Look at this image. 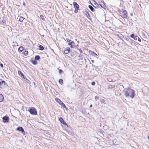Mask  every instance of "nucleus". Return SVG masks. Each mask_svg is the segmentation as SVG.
Segmentation results:
<instances>
[{
	"label": "nucleus",
	"instance_id": "f257e3e1",
	"mask_svg": "<svg viewBox=\"0 0 149 149\" xmlns=\"http://www.w3.org/2000/svg\"><path fill=\"white\" fill-rule=\"evenodd\" d=\"M123 93L126 97H129L132 99L134 96V91L130 88L124 89Z\"/></svg>",
	"mask_w": 149,
	"mask_h": 149
},
{
	"label": "nucleus",
	"instance_id": "2f4dec72",
	"mask_svg": "<svg viewBox=\"0 0 149 149\" xmlns=\"http://www.w3.org/2000/svg\"><path fill=\"white\" fill-rule=\"evenodd\" d=\"M23 19H19V21L21 22H22L23 20Z\"/></svg>",
	"mask_w": 149,
	"mask_h": 149
},
{
	"label": "nucleus",
	"instance_id": "6e6552de",
	"mask_svg": "<svg viewBox=\"0 0 149 149\" xmlns=\"http://www.w3.org/2000/svg\"><path fill=\"white\" fill-rule=\"evenodd\" d=\"M73 5L74 7V8L75 9H77L78 8H79V5L77 4V3L75 2H74L73 3Z\"/></svg>",
	"mask_w": 149,
	"mask_h": 149
},
{
	"label": "nucleus",
	"instance_id": "cd10ccee",
	"mask_svg": "<svg viewBox=\"0 0 149 149\" xmlns=\"http://www.w3.org/2000/svg\"><path fill=\"white\" fill-rule=\"evenodd\" d=\"M77 12H78L77 9H75V10H74L75 13H76Z\"/></svg>",
	"mask_w": 149,
	"mask_h": 149
},
{
	"label": "nucleus",
	"instance_id": "f03ea898",
	"mask_svg": "<svg viewBox=\"0 0 149 149\" xmlns=\"http://www.w3.org/2000/svg\"><path fill=\"white\" fill-rule=\"evenodd\" d=\"M55 100L61 106H63V107L65 108H66V107L65 104L63 102H62V101L58 98H56L55 99Z\"/></svg>",
	"mask_w": 149,
	"mask_h": 149
},
{
	"label": "nucleus",
	"instance_id": "6ab92c4d",
	"mask_svg": "<svg viewBox=\"0 0 149 149\" xmlns=\"http://www.w3.org/2000/svg\"><path fill=\"white\" fill-rule=\"evenodd\" d=\"M138 37L137 36H134V37L133 39L135 40H136L138 39Z\"/></svg>",
	"mask_w": 149,
	"mask_h": 149
},
{
	"label": "nucleus",
	"instance_id": "9b49d317",
	"mask_svg": "<svg viewBox=\"0 0 149 149\" xmlns=\"http://www.w3.org/2000/svg\"><path fill=\"white\" fill-rule=\"evenodd\" d=\"M18 73L20 76L22 77L24 79L25 78V77H24V74L20 71H18Z\"/></svg>",
	"mask_w": 149,
	"mask_h": 149
},
{
	"label": "nucleus",
	"instance_id": "b1692460",
	"mask_svg": "<svg viewBox=\"0 0 149 149\" xmlns=\"http://www.w3.org/2000/svg\"><path fill=\"white\" fill-rule=\"evenodd\" d=\"M131 37L134 38V34H132L130 36Z\"/></svg>",
	"mask_w": 149,
	"mask_h": 149
},
{
	"label": "nucleus",
	"instance_id": "2eb2a0df",
	"mask_svg": "<svg viewBox=\"0 0 149 149\" xmlns=\"http://www.w3.org/2000/svg\"><path fill=\"white\" fill-rule=\"evenodd\" d=\"M40 56H39L38 55L36 56L35 58V60H38L40 59Z\"/></svg>",
	"mask_w": 149,
	"mask_h": 149
},
{
	"label": "nucleus",
	"instance_id": "39448f33",
	"mask_svg": "<svg viewBox=\"0 0 149 149\" xmlns=\"http://www.w3.org/2000/svg\"><path fill=\"white\" fill-rule=\"evenodd\" d=\"M70 50V49L69 48L67 47L64 50V52L65 54H67L69 52Z\"/></svg>",
	"mask_w": 149,
	"mask_h": 149
},
{
	"label": "nucleus",
	"instance_id": "72a5a7b5",
	"mask_svg": "<svg viewBox=\"0 0 149 149\" xmlns=\"http://www.w3.org/2000/svg\"><path fill=\"white\" fill-rule=\"evenodd\" d=\"M62 72V70H59V73H61Z\"/></svg>",
	"mask_w": 149,
	"mask_h": 149
},
{
	"label": "nucleus",
	"instance_id": "9d476101",
	"mask_svg": "<svg viewBox=\"0 0 149 149\" xmlns=\"http://www.w3.org/2000/svg\"><path fill=\"white\" fill-rule=\"evenodd\" d=\"M17 130L21 131L22 133H23L24 132V131L23 129L21 127H19L17 128Z\"/></svg>",
	"mask_w": 149,
	"mask_h": 149
},
{
	"label": "nucleus",
	"instance_id": "c756f323",
	"mask_svg": "<svg viewBox=\"0 0 149 149\" xmlns=\"http://www.w3.org/2000/svg\"><path fill=\"white\" fill-rule=\"evenodd\" d=\"M101 102L102 103H104V100H103V99H102L101 100Z\"/></svg>",
	"mask_w": 149,
	"mask_h": 149
},
{
	"label": "nucleus",
	"instance_id": "37998d69",
	"mask_svg": "<svg viewBox=\"0 0 149 149\" xmlns=\"http://www.w3.org/2000/svg\"><path fill=\"white\" fill-rule=\"evenodd\" d=\"M92 106V104L90 106V107H91Z\"/></svg>",
	"mask_w": 149,
	"mask_h": 149
},
{
	"label": "nucleus",
	"instance_id": "a18cd8bd",
	"mask_svg": "<svg viewBox=\"0 0 149 149\" xmlns=\"http://www.w3.org/2000/svg\"><path fill=\"white\" fill-rule=\"evenodd\" d=\"M34 85L35 84V82H34Z\"/></svg>",
	"mask_w": 149,
	"mask_h": 149
},
{
	"label": "nucleus",
	"instance_id": "4468645a",
	"mask_svg": "<svg viewBox=\"0 0 149 149\" xmlns=\"http://www.w3.org/2000/svg\"><path fill=\"white\" fill-rule=\"evenodd\" d=\"M89 8L90 9V10L92 11H94V8L91 6L89 5L88 6Z\"/></svg>",
	"mask_w": 149,
	"mask_h": 149
},
{
	"label": "nucleus",
	"instance_id": "4be33fe9",
	"mask_svg": "<svg viewBox=\"0 0 149 149\" xmlns=\"http://www.w3.org/2000/svg\"><path fill=\"white\" fill-rule=\"evenodd\" d=\"M92 53H93V54H92L93 56H94V54L95 55H94V56H97V54H96L94 52H92Z\"/></svg>",
	"mask_w": 149,
	"mask_h": 149
},
{
	"label": "nucleus",
	"instance_id": "c85d7f7f",
	"mask_svg": "<svg viewBox=\"0 0 149 149\" xmlns=\"http://www.w3.org/2000/svg\"><path fill=\"white\" fill-rule=\"evenodd\" d=\"M40 17L41 19H44V16L42 15H40Z\"/></svg>",
	"mask_w": 149,
	"mask_h": 149
},
{
	"label": "nucleus",
	"instance_id": "a211bd4d",
	"mask_svg": "<svg viewBox=\"0 0 149 149\" xmlns=\"http://www.w3.org/2000/svg\"><path fill=\"white\" fill-rule=\"evenodd\" d=\"M59 82L61 84H62L63 83V80L61 79H59Z\"/></svg>",
	"mask_w": 149,
	"mask_h": 149
},
{
	"label": "nucleus",
	"instance_id": "aec40b11",
	"mask_svg": "<svg viewBox=\"0 0 149 149\" xmlns=\"http://www.w3.org/2000/svg\"><path fill=\"white\" fill-rule=\"evenodd\" d=\"M130 44L132 45H134L135 44V41H131L130 42Z\"/></svg>",
	"mask_w": 149,
	"mask_h": 149
},
{
	"label": "nucleus",
	"instance_id": "bb28decb",
	"mask_svg": "<svg viewBox=\"0 0 149 149\" xmlns=\"http://www.w3.org/2000/svg\"><path fill=\"white\" fill-rule=\"evenodd\" d=\"M91 84L92 85L94 86L95 84V82L94 81H93L91 83Z\"/></svg>",
	"mask_w": 149,
	"mask_h": 149
},
{
	"label": "nucleus",
	"instance_id": "58836bf2",
	"mask_svg": "<svg viewBox=\"0 0 149 149\" xmlns=\"http://www.w3.org/2000/svg\"><path fill=\"white\" fill-rule=\"evenodd\" d=\"M2 21L3 22H4H4H5V20H4V21H3V20Z\"/></svg>",
	"mask_w": 149,
	"mask_h": 149
},
{
	"label": "nucleus",
	"instance_id": "a878e982",
	"mask_svg": "<svg viewBox=\"0 0 149 149\" xmlns=\"http://www.w3.org/2000/svg\"><path fill=\"white\" fill-rule=\"evenodd\" d=\"M23 49V48L22 47H21L19 48V49L21 51V52L22 51Z\"/></svg>",
	"mask_w": 149,
	"mask_h": 149
},
{
	"label": "nucleus",
	"instance_id": "f3484780",
	"mask_svg": "<svg viewBox=\"0 0 149 149\" xmlns=\"http://www.w3.org/2000/svg\"><path fill=\"white\" fill-rule=\"evenodd\" d=\"M24 79H25V81L27 82L29 84L30 83V81L28 79L26 78V77H25V78Z\"/></svg>",
	"mask_w": 149,
	"mask_h": 149
},
{
	"label": "nucleus",
	"instance_id": "a19ab883",
	"mask_svg": "<svg viewBox=\"0 0 149 149\" xmlns=\"http://www.w3.org/2000/svg\"><path fill=\"white\" fill-rule=\"evenodd\" d=\"M2 21L3 22H4H4H5V20H4V21H3V20Z\"/></svg>",
	"mask_w": 149,
	"mask_h": 149
},
{
	"label": "nucleus",
	"instance_id": "79ce46f5",
	"mask_svg": "<svg viewBox=\"0 0 149 149\" xmlns=\"http://www.w3.org/2000/svg\"><path fill=\"white\" fill-rule=\"evenodd\" d=\"M1 82L0 83V87H1Z\"/></svg>",
	"mask_w": 149,
	"mask_h": 149
},
{
	"label": "nucleus",
	"instance_id": "20e7f679",
	"mask_svg": "<svg viewBox=\"0 0 149 149\" xmlns=\"http://www.w3.org/2000/svg\"><path fill=\"white\" fill-rule=\"evenodd\" d=\"M120 14H121V16L123 18H126L127 16V12L125 10H123L122 12V14L120 13Z\"/></svg>",
	"mask_w": 149,
	"mask_h": 149
},
{
	"label": "nucleus",
	"instance_id": "473e14b6",
	"mask_svg": "<svg viewBox=\"0 0 149 149\" xmlns=\"http://www.w3.org/2000/svg\"><path fill=\"white\" fill-rule=\"evenodd\" d=\"M0 66L2 67V68H3V64L2 63H1L0 64Z\"/></svg>",
	"mask_w": 149,
	"mask_h": 149
},
{
	"label": "nucleus",
	"instance_id": "7ed1b4c3",
	"mask_svg": "<svg viewBox=\"0 0 149 149\" xmlns=\"http://www.w3.org/2000/svg\"><path fill=\"white\" fill-rule=\"evenodd\" d=\"M30 113L33 115H37V111L34 108H31L29 110Z\"/></svg>",
	"mask_w": 149,
	"mask_h": 149
},
{
	"label": "nucleus",
	"instance_id": "7c9ffc66",
	"mask_svg": "<svg viewBox=\"0 0 149 149\" xmlns=\"http://www.w3.org/2000/svg\"><path fill=\"white\" fill-rule=\"evenodd\" d=\"M138 41H139V42H141V40L140 39V38H139V37L138 38Z\"/></svg>",
	"mask_w": 149,
	"mask_h": 149
},
{
	"label": "nucleus",
	"instance_id": "f8f14e48",
	"mask_svg": "<svg viewBox=\"0 0 149 149\" xmlns=\"http://www.w3.org/2000/svg\"><path fill=\"white\" fill-rule=\"evenodd\" d=\"M68 44L69 45L71 46V47H72V46H74V42L72 41L68 43Z\"/></svg>",
	"mask_w": 149,
	"mask_h": 149
},
{
	"label": "nucleus",
	"instance_id": "c9c22d12",
	"mask_svg": "<svg viewBox=\"0 0 149 149\" xmlns=\"http://www.w3.org/2000/svg\"><path fill=\"white\" fill-rule=\"evenodd\" d=\"M23 5H24V6H25L26 4H25V3L24 2H23Z\"/></svg>",
	"mask_w": 149,
	"mask_h": 149
},
{
	"label": "nucleus",
	"instance_id": "f704fd0d",
	"mask_svg": "<svg viewBox=\"0 0 149 149\" xmlns=\"http://www.w3.org/2000/svg\"><path fill=\"white\" fill-rule=\"evenodd\" d=\"M18 18H19V19H20V18H23V19H25L24 18H23V17H19V16H18V18H17V19H18Z\"/></svg>",
	"mask_w": 149,
	"mask_h": 149
},
{
	"label": "nucleus",
	"instance_id": "c03bdc74",
	"mask_svg": "<svg viewBox=\"0 0 149 149\" xmlns=\"http://www.w3.org/2000/svg\"><path fill=\"white\" fill-rule=\"evenodd\" d=\"M148 139H149V136H148Z\"/></svg>",
	"mask_w": 149,
	"mask_h": 149
},
{
	"label": "nucleus",
	"instance_id": "0eeeda50",
	"mask_svg": "<svg viewBox=\"0 0 149 149\" xmlns=\"http://www.w3.org/2000/svg\"><path fill=\"white\" fill-rule=\"evenodd\" d=\"M3 121L4 123H6L8 122V118L6 116H4L3 118Z\"/></svg>",
	"mask_w": 149,
	"mask_h": 149
},
{
	"label": "nucleus",
	"instance_id": "ea45409f",
	"mask_svg": "<svg viewBox=\"0 0 149 149\" xmlns=\"http://www.w3.org/2000/svg\"><path fill=\"white\" fill-rule=\"evenodd\" d=\"M2 21L3 22H4H4H5V20H4V21H3V20Z\"/></svg>",
	"mask_w": 149,
	"mask_h": 149
},
{
	"label": "nucleus",
	"instance_id": "e433bc0d",
	"mask_svg": "<svg viewBox=\"0 0 149 149\" xmlns=\"http://www.w3.org/2000/svg\"><path fill=\"white\" fill-rule=\"evenodd\" d=\"M2 82V84H3V83L4 84L5 83V82L4 81H3Z\"/></svg>",
	"mask_w": 149,
	"mask_h": 149
},
{
	"label": "nucleus",
	"instance_id": "4c0bfd02",
	"mask_svg": "<svg viewBox=\"0 0 149 149\" xmlns=\"http://www.w3.org/2000/svg\"><path fill=\"white\" fill-rule=\"evenodd\" d=\"M91 61H92V62L93 63L94 62V60H92Z\"/></svg>",
	"mask_w": 149,
	"mask_h": 149
},
{
	"label": "nucleus",
	"instance_id": "5701e85b",
	"mask_svg": "<svg viewBox=\"0 0 149 149\" xmlns=\"http://www.w3.org/2000/svg\"><path fill=\"white\" fill-rule=\"evenodd\" d=\"M32 63L34 65H35L37 63V62L36 61H34Z\"/></svg>",
	"mask_w": 149,
	"mask_h": 149
},
{
	"label": "nucleus",
	"instance_id": "393cba45",
	"mask_svg": "<svg viewBox=\"0 0 149 149\" xmlns=\"http://www.w3.org/2000/svg\"><path fill=\"white\" fill-rule=\"evenodd\" d=\"M95 100H96L97 99H99V97L97 96H95Z\"/></svg>",
	"mask_w": 149,
	"mask_h": 149
},
{
	"label": "nucleus",
	"instance_id": "1a4fd4ad",
	"mask_svg": "<svg viewBox=\"0 0 149 149\" xmlns=\"http://www.w3.org/2000/svg\"><path fill=\"white\" fill-rule=\"evenodd\" d=\"M59 120L63 124L66 125H67L66 123L64 121L62 118H59Z\"/></svg>",
	"mask_w": 149,
	"mask_h": 149
},
{
	"label": "nucleus",
	"instance_id": "423d86ee",
	"mask_svg": "<svg viewBox=\"0 0 149 149\" xmlns=\"http://www.w3.org/2000/svg\"><path fill=\"white\" fill-rule=\"evenodd\" d=\"M100 5L104 9H105L106 8V6L104 4V2L101 1L100 2Z\"/></svg>",
	"mask_w": 149,
	"mask_h": 149
},
{
	"label": "nucleus",
	"instance_id": "ddd939ff",
	"mask_svg": "<svg viewBox=\"0 0 149 149\" xmlns=\"http://www.w3.org/2000/svg\"><path fill=\"white\" fill-rule=\"evenodd\" d=\"M3 100V96L1 94H0V102H2Z\"/></svg>",
	"mask_w": 149,
	"mask_h": 149
},
{
	"label": "nucleus",
	"instance_id": "412c9836",
	"mask_svg": "<svg viewBox=\"0 0 149 149\" xmlns=\"http://www.w3.org/2000/svg\"><path fill=\"white\" fill-rule=\"evenodd\" d=\"M28 51H26L24 52V54L25 55H27L28 54Z\"/></svg>",
	"mask_w": 149,
	"mask_h": 149
},
{
	"label": "nucleus",
	"instance_id": "dca6fc26",
	"mask_svg": "<svg viewBox=\"0 0 149 149\" xmlns=\"http://www.w3.org/2000/svg\"><path fill=\"white\" fill-rule=\"evenodd\" d=\"M39 48L40 50H43L44 49V47L41 45H40L39 46Z\"/></svg>",
	"mask_w": 149,
	"mask_h": 149
}]
</instances>
